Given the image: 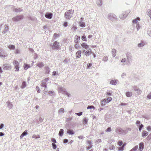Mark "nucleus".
I'll use <instances>...</instances> for the list:
<instances>
[{
	"mask_svg": "<svg viewBox=\"0 0 151 151\" xmlns=\"http://www.w3.org/2000/svg\"><path fill=\"white\" fill-rule=\"evenodd\" d=\"M119 150V151H122L124 150V147L122 146L121 147H119L118 148Z\"/></svg>",
	"mask_w": 151,
	"mask_h": 151,
	"instance_id": "obj_47",
	"label": "nucleus"
},
{
	"mask_svg": "<svg viewBox=\"0 0 151 151\" xmlns=\"http://www.w3.org/2000/svg\"><path fill=\"white\" fill-rule=\"evenodd\" d=\"M77 29V27L75 26H73L71 28V30L73 31H75Z\"/></svg>",
	"mask_w": 151,
	"mask_h": 151,
	"instance_id": "obj_39",
	"label": "nucleus"
},
{
	"mask_svg": "<svg viewBox=\"0 0 151 151\" xmlns=\"http://www.w3.org/2000/svg\"><path fill=\"white\" fill-rule=\"evenodd\" d=\"M59 36V35L56 33H55L53 37L54 38H56Z\"/></svg>",
	"mask_w": 151,
	"mask_h": 151,
	"instance_id": "obj_46",
	"label": "nucleus"
},
{
	"mask_svg": "<svg viewBox=\"0 0 151 151\" xmlns=\"http://www.w3.org/2000/svg\"><path fill=\"white\" fill-rule=\"evenodd\" d=\"M108 57H105L103 59V60L104 61H106L108 60Z\"/></svg>",
	"mask_w": 151,
	"mask_h": 151,
	"instance_id": "obj_48",
	"label": "nucleus"
},
{
	"mask_svg": "<svg viewBox=\"0 0 151 151\" xmlns=\"http://www.w3.org/2000/svg\"><path fill=\"white\" fill-rule=\"evenodd\" d=\"M108 17L110 19H116L117 17L113 13H110L108 14Z\"/></svg>",
	"mask_w": 151,
	"mask_h": 151,
	"instance_id": "obj_3",
	"label": "nucleus"
},
{
	"mask_svg": "<svg viewBox=\"0 0 151 151\" xmlns=\"http://www.w3.org/2000/svg\"><path fill=\"white\" fill-rule=\"evenodd\" d=\"M68 142V140L67 139H64V143H66V142Z\"/></svg>",
	"mask_w": 151,
	"mask_h": 151,
	"instance_id": "obj_64",
	"label": "nucleus"
},
{
	"mask_svg": "<svg viewBox=\"0 0 151 151\" xmlns=\"http://www.w3.org/2000/svg\"><path fill=\"white\" fill-rule=\"evenodd\" d=\"M58 42L57 41H55L53 45V47L55 49H58L59 48V46L58 45Z\"/></svg>",
	"mask_w": 151,
	"mask_h": 151,
	"instance_id": "obj_6",
	"label": "nucleus"
},
{
	"mask_svg": "<svg viewBox=\"0 0 151 151\" xmlns=\"http://www.w3.org/2000/svg\"><path fill=\"white\" fill-rule=\"evenodd\" d=\"M92 53L91 50L89 49L85 52V54L86 56H88L91 54Z\"/></svg>",
	"mask_w": 151,
	"mask_h": 151,
	"instance_id": "obj_5",
	"label": "nucleus"
},
{
	"mask_svg": "<svg viewBox=\"0 0 151 151\" xmlns=\"http://www.w3.org/2000/svg\"><path fill=\"white\" fill-rule=\"evenodd\" d=\"M53 16V14L52 13L47 12L45 15V17L48 19H51Z\"/></svg>",
	"mask_w": 151,
	"mask_h": 151,
	"instance_id": "obj_2",
	"label": "nucleus"
},
{
	"mask_svg": "<svg viewBox=\"0 0 151 151\" xmlns=\"http://www.w3.org/2000/svg\"><path fill=\"white\" fill-rule=\"evenodd\" d=\"M132 93L131 92H127L126 93V96L128 97H129L132 96Z\"/></svg>",
	"mask_w": 151,
	"mask_h": 151,
	"instance_id": "obj_20",
	"label": "nucleus"
},
{
	"mask_svg": "<svg viewBox=\"0 0 151 151\" xmlns=\"http://www.w3.org/2000/svg\"><path fill=\"white\" fill-rule=\"evenodd\" d=\"M67 133L69 134H74V132L73 131L69 130L67 131Z\"/></svg>",
	"mask_w": 151,
	"mask_h": 151,
	"instance_id": "obj_32",
	"label": "nucleus"
},
{
	"mask_svg": "<svg viewBox=\"0 0 151 151\" xmlns=\"http://www.w3.org/2000/svg\"><path fill=\"white\" fill-rule=\"evenodd\" d=\"M36 90L37 91L38 93H40V90L38 86L36 87Z\"/></svg>",
	"mask_w": 151,
	"mask_h": 151,
	"instance_id": "obj_41",
	"label": "nucleus"
},
{
	"mask_svg": "<svg viewBox=\"0 0 151 151\" xmlns=\"http://www.w3.org/2000/svg\"><path fill=\"white\" fill-rule=\"evenodd\" d=\"M8 47L10 50H14L15 48V46L13 45H9Z\"/></svg>",
	"mask_w": 151,
	"mask_h": 151,
	"instance_id": "obj_22",
	"label": "nucleus"
},
{
	"mask_svg": "<svg viewBox=\"0 0 151 151\" xmlns=\"http://www.w3.org/2000/svg\"><path fill=\"white\" fill-rule=\"evenodd\" d=\"M22 9L20 8H13V10L16 12H19L22 11Z\"/></svg>",
	"mask_w": 151,
	"mask_h": 151,
	"instance_id": "obj_7",
	"label": "nucleus"
},
{
	"mask_svg": "<svg viewBox=\"0 0 151 151\" xmlns=\"http://www.w3.org/2000/svg\"><path fill=\"white\" fill-rule=\"evenodd\" d=\"M107 103L105 99H103L101 101V104L102 106H105Z\"/></svg>",
	"mask_w": 151,
	"mask_h": 151,
	"instance_id": "obj_10",
	"label": "nucleus"
},
{
	"mask_svg": "<svg viewBox=\"0 0 151 151\" xmlns=\"http://www.w3.org/2000/svg\"><path fill=\"white\" fill-rule=\"evenodd\" d=\"M73 13L74 10L71 9L65 13V18L66 19H70L71 18Z\"/></svg>",
	"mask_w": 151,
	"mask_h": 151,
	"instance_id": "obj_1",
	"label": "nucleus"
},
{
	"mask_svg": "<svg viewBox=\"0 0 151 151\" xmlns=\"http://www.w3.org/2000/svg\"><path fill=\"white\" fill-rule=\"evenodd\" d=\"M76 114L79 116H80L82 115V112H81L78 113H76Z\"/></svg>",
	"mask_w": 151,
	"mask_h": 151,
	"instance_id": "obj_51",
	"label": "nucleus"
},
{
	"mask_svg": "<svg viewBox=\"0 0 151 151\" xmlns=\"http://www.w3.org/2000/svg\"><path fill=\"white\" fill-rule=\"evenodd\" d=\"M148 134V133L146 131H143L142 133V136L143 137H144L145 136L147 135Z\"/></svg>",
	"mask_w": 151,
	"mask_h": 151,
	"instance_id": "obj_25",
	"label": "nucleus"
},
{
	"mask_svg": "<svg viewBox=\"0 0 151 151\" xmlns=\"http://www.w3.org/2000/svg\"><path fill=\"white\" fill-rule=\"evenodd\" d=\"M126 59L125 58H124L122 60L121 62H124L126 61Z\"/></svg>",
	"mask_w": 151,
	"mask_h": 151,
	"instance_id": "obj_58",
	"label": "nucleus"
},
{
	"mask_svg": "<svg viewBox=\"0 0 151 151\" xmlns=\"http://www.w3.org/2000/svg\"><path fill=\"white\" fill-rule=\"evenodd\" d=\"M112 98L111 97H109L106 99V101L107 103H109L111 101Z\"/></svg>",
	"mask_w": 151,
	"mask_h": 151,
	"instance_id": "obj_21",
	"label": "nucleus"
},
{
	"mask_svg": "<svg viewBox=\"0 0 151 151\" xmlns=\"http://www.w3.org/2000/svg\"><path fill=\"white\" fill-rule=\"evenodd\" d=\"M64 25L65 27L67 26L68 25L67 22H65L64 24Z\"/></svg>",
	"mask_w": 151,
	"mask_h": 151,
	"instance_id": "obj_59",
	"label": "nucleus"
},
{
	"mask_svg": "<svg viewBox=\"0 0 151 151\" xmlns=\"http://www.w3.org/2000/svg\"><path fill=\"white\" fill-rule=\"evenodd\" d=\"M147 139L149 140L151 139V133L149 134L147 138Z\"/></svg>",
	"mask_w": 151,
	"mask_h": 151,
	"instance_id": "obj_44",
	"label": "nucleus"
},
{
	"mask_svg": "<svg viewBox=\"0 0 151 151\" xmlns=\"http://www.w3.org/2000/svg\"><path fill=\"white\" fill-rule=\"evenodd\" d=\"M138 148L137 146H135L132 150L131 151H135L137 150Z\"/></svg>",
	"mask_w": 151,
	"mask_h": 151,
	"instance_id": "obj_40",
	"label": "nucleus"
},
{
	"mask_svg": "<svg viewBox=\"0 0 151 151\" xmlns=\"http://www.w3.org/2000/svg\"><path fill=\"white\" fill-rule=\"evenodd\" d=\"M81 50H79L76 53V56L78 58H80L81 56Z\"/></svg>",
	"mask_w": 151,
	"mask_h": 151,
	"instance_id": "obj_8",
	"label": "nucleus"
},
{
	"mask_svg": "<svg viewBox=\"0 0 151 151\" xmlns=\"http://www.w3.org/2000/svg\"><path fill=\"white\" fill-rule=\"evenodd\" d=\"M102 0H97L96 1L97 4L99 6H101L102 4Z\"/></svg>",
	"mask_w": 151,
	"mask_h": 151,
	"instance_id": "obj_18",
	"label": "nucleus"
},
{
	"mask_svg": "<svg viewBox=\"0 0 151 151\" xmlns=\"http://www.w3.org/2000/svg\"><path fill=\"white\" fill-rule=\"evenodd\" d=\"M144 147V143L143 142H141L139 144V148L141 151H142Z\"/></svg>",
	"mask_w": 151,
	"mask_h": 151,
	"instance_id": "obj_11",
	"label": "nucleus"
},
{
	"mask_svg": "<svg viewBox=\"0 0 151 151\" xmlns=\"http://www.w3.org/2000/svg\"><path fill=\"white\" fill-rule=\"evenodd\" d=\"M81 46L82 47L86 49H87L89 47V46L86 43H84L81 44Z\"/></svg>",
	"mask_w": 151,
	"mask_h": 151,
	"instance_id": "obj_9",
	"label": "nucleus"
},
{
	"mask_svg": "<svg viewBox=\"0 0 151 151\" xmlns=\"http://www.w3.org/2000/svg\"><path fill=\"white\" fill-rule=\"evenodd\" d=\"M63 133V130L62 129H60L59 133V135L61 136Z\"/></svg>",
	"mask_w": 151,
	"mask_h": 151,
	"instance_id": "obj_27",
	"label": "nucleus"
},
{
	"mask_svg": "<svg viewBox=\"0 0 151 151\" xmlns=\"http://www.w3.org/2000/svg\"><path fill=\"white\" fill-rule=\"evenodd\" d=\"M80 39V37L77 35H76L75 37L74 42L77 43Z\"/></svg>",
	"mask_w": 151,
	"mask_h": 151,
	"instance_id": "obj_12",
	"label": "nucleus"
},
{
	"mask_svg": "<svg viewBox=\"0 0 151 151\" xmlns=\"http://www.w3.org/2000/svg\"><path fill=\"white\" fill-rule=\"evenodd\" d=\"M26 83L24 81H23L22 82V84L21 86V87L22 88H23L26 87Z\"/></svg>",
	"mask_w": 151,
	"mask_h": 151,
	"instance_id": "obj_26",
	"label": "nucleus"
},
{
	"mask_svg": "<svg viewBox=\"0 0 151 151\" xmlns=\"http://www.w3.org/2000/svg\"><path fill=\"white\" fill-rule=\"evenodd\" d=\"M92 65V64L91 63H89L88 64V68H89L91 67Z\"/></svg>",
	"mask_w": 151,
	"mask_h": 151,
	"instance_id": "obj_62",
	"label": "nucleus"
},
{
	"mask_svg": "<svg viewBox=\"0 0 151 151\" xmlns=\"http://www.w3.org/2000/svg\"><path fill=\"white\" fill-rule=\"evenodd\" d=\"M127 14H125L124 13L120 15V19H123V18H125L126 17Z\"/></svg>",
	"mask_w": 151,
	"mask_h": 151,
	"instance_id": "obj_13",
	"label": "nucleus"
},
{
	"mask_svg": "<svg viewBox=\"0 0 151 151\" xmlns=\"http://www.w3.org/2000/svg\"><path fill=\"white\" fill-rule=\"evenodd\" d=\"M80 26L81 27H83L85 26L84 23L83 22H81L79 23Z\"/></svg>",
	"mask_w": 151,
	"mask_h": 151,
	"instance_id": "obj_33",
	"label": "nucleus"
},
{
	"mask_svg": "<svg viewBox=\"0 0 151 151\" xmlns=\"http://www.w3.org/2000/svg\"><path fill=\"white\" fill-rule=\"evenodd\" d=\"M14 68L15 69V71H19V69L20 68V66L19 65L15 66Z\"/></svg>",
	"mask_w": 151,
	"mask_h": 151,
	"instance_id": "obj_31",
	"label": "nucleus"
},
{
	"mask_svg": "<svg viewBox=\"0 0 151 151\" xmlns=\"http://www.w3.org/2000/svg\"><path fill=\"white\" fill-rule=\"evenodd\" d=\"M95 107L93 106H88L87 107V109H94Z\"/></svg>",
	"mask_w": 151,
	"mask_h": 151,
	"instance_id": "obj_43",
	"label": "nucleus"
},
{
	"mask_svg": "<svg viewBox=\"0 0 151 151\" xmlns=\"http://www.w3.org/2000/svg\"><path fill=\"white\" fill-rule=\"evenodd\" d=\"M78 138L80 139H83V137L82 136H79L78 137Z\"/></svg>",
	"mask_w": 151,
	"mask_h": 151,
	"instance_id": "obj_61",
	"label": "nucleus"
},
{
	"mask_svg": "<svg viewBox=\"0 0 151 151\" xmlns=\"http://www.w3.org/2000/svg\"><path fill=\"white\" fill-rule=\"evenodd\" d=\"M49 78H45V79H44L43 81L45 82H46V81H47L49 80Z\"/></svg>",
	"mask_w": 151,
	"mask_h": 151,
	"instance_id": "obj_55",
	"label": "nucleus"
},
{
	"mask_svg": "<svg viewBox=\"0 0 151 151\" xmlns=\"http://www.w3.org/2000/svg\"><path fill=\"white\" fill-rule=\"evenodd\" d=\"M88 122V119L86 118H84L83 120V124H87Z\"/></svg>",
	"mask_w": 151,
	"mask_h": 151,
	"instance_id": "obj_24",
	"label": "nucleus"
},
{
	"mask_svg": "<svg viewBox=\"0 0 151 151\" xmlns=\"http://www.w3.org/2000/svg\"><path fill=\"white\" fill-rule=\"evenodd\" d=\"M81 39L83 40L84 41H87V39L86 37V36L85 35H83L82 36Z\"/></svg>",
	"mask_w": 151,
	"mask_h": 151,
	"instance_id": "obj_35",
	"label": "nucleus"
},
{
	"mask_svg": "<svg viewBox=\"0 0 151 151\" xmlns=\"http://www.w3.org/2000/svg\"><path fill=\"white\" fill-rule=\"evenodd\" d=\"M52 141L54 143H56V140L54 138H52Z\"/></svg>",
	"mask_w": 151,
	"mask_h": 151,
	"instance_id": "obj_53",
	"label": "nucleus"
},
{
	"mask_svg": "<svg viewBox=\"0 0 151 151\" xmlns=\"http://www.w3.org/2000/svg\"><path fill=\"white\" fill-rule=\"evenodd\" d=\"M44 65V64L42 62H40L37 65V66L40 68H42L43 67Z\"/></svg>",
	"mask_w": 151,
	"mask_h": 151,
	"instance_id": "obj_23",
	"label": "nucleus"
},
{
	"mask_svg": "<svg viewBox=\"0 0 151 151\" xmlns=\"http://www.w3.org/2000/svg\"><path fill=\"white\" fill-rule=\"evenodd\" d=\"M136 124L137 125L140 124V123L139 121H137L136 122Z\"/></svg>",
	"mask_w": 151,
	"mask_h": 151,
	"instance_id": "obj_56",
	"label": "nucleus"
},
{
	"mask_svg": "<svg viewBox=\"0 0 151 151\" xmlns=\"http://www.w3.org/2000/svg\"><path fill=\"white\" fill-rule=\"evenodd\" d=\"M64 112V109L63 108H61L59 111V113H60Z\"/></svg>",
	"mask_w": 151,
	"mask_h": 151,
	"instance_id": "obj_38",
	"label": "nucleus"
},
{
	"mask_svg": "<svg viewBox=\"0 0 151 151\" xmlns=\"http://www.w3.org/2000/svg\"><path fill=\"white\" fill-rule=\"evenodd\" d=\"M52 145L53 149H55L56 148L57 146L54 143H52Z\"/></svg>",
	"mask_w": 151,
	"mask_h": 151,
	"instance_id": "obj_42",
	"label": "nucleus"
},
{
	"mask_svg": "<svg viewBox=\"0 0 151 151\" xmlns=\"http://www.w3.org/2000/svg\"><path fill=\"white\" fill-rule=\"evenodd\" d=\"M143 127V125L142 124H141L139 126V131H140L141 130L142 128Z\"/></svg>",
	"mask_w": 151,
	"mask_h": 151,
	"instance_id": "obj_52",
	"label": "nucleus"
},
{
	"mask_svg": "<svg viewBox=\"0 0 151 151\" xmlns=\"http://www.w3.org/2000/svg\"><path fill=\"white\" fill-rule=\"evenodd\" d=\"M24 16L22 15H20L17 16L16 17H14L12 19H23Z\"/></svg>",
	"mask_w": 151,
	"mask_h": 151,
	"instance_id": "obj_15",
	"label": "nucleus"
},
{
	"mask_svg": "<svg viewBox=\"0 0 151 151\" xmlns=\"http://www.w3.org/2000/svg\"><path fill=\"white\" fill-rule=\"evenodd\" d=\"M15 53L16 54H18V53H19V50H18V49H17L15 51Z\"/></svg>",
	"mask_w": 151,
	"mask_h": 151,
	"instance_id": "obj_49",
	"label": "nucleus"
},
{
	"mask_svg": "<svg viewBox=\"0 0 151 151\" xmlns=\"http://www.w3.org/2000/svg\"><path fill=\"white\" fill-rule=\"evenodd\" d=\"M42 83L41 84V86H42L44 87L45 88H46V83L42 81Z\"/></svg>",
	"mask_w": 151,
	"mask_h": 151,
	"instance_id": "obj_29",
	"label": "nucleus"
},
{
	"mask_svg": "<svg viewBox=\"0 0 151 151\" xmlns=\"http://www.w3.org/2000/svg\"><path fill=\"white\" fill-rule=\"evenodd\" d=\"M27 130H25L24 132H23V133L21 135H20V138L21 139H22V138L24 136H25L27 134Z\"/></svg>",
	"mask_w": 151,
	"mask_h": 151,
	"instance_id": "obj_14",
	"label": "nucleus"
},
{
	"mask_svg": "<svg viewBox=\"0 0 151 151\" xmlns=\"http://www.w3.org/2000/svg\"><path fill=\"white\" fill-rule=\"evenodd\" d=\"M136 27H137V30H138L139 29V25L137 24L136 26Z\"/></svg>",
	"mask_w": 151,
	"mask_h": 151,
	"instance_id": "obj_57",
	"label": "nucleus"
},
{
	"mask_svg": "<svg viewBox=\"0 0 151 151\" xmlns=\"http://www.w3.org/2000/svg\"><path fill=\"white\" fill-rule=\"evenodd\" d=\"M110 83L112 85H115L116 83V81L115 80L111 81L110 82Z\"/></svg>",
	"mask_w": 151,
	"mask_h": 151,
	"instance_id": "obj_30",
	"label": "nucleus"
},
{
	"mask_svg": "<svg viewBox=\"0 0 151 151\" xmlns=\"http://www.w3.org/2000/svg\"><path fill=\"white\" fill-rule=\"evenodd\" d=\"M148 13L147 15H148L151 18V10L150 9H148Z\"/></svg>",
	"mask_w": 151,
	"mask_h": 151,
	"instance_id": "obj_36",
	"label": "nucleus"
},
{
	"mask_svg": "<svg viewBox=\"0 0 151 151\" xmlns=\"http://www.w3.org/2000/svg\"><path fill=\"white\" fill-rule=\"evenodd\" d=\"M111 54L113 57H115L116 54V50L113 49L112 50Z\"/></svg>",
	"mask_w": 151,
	"mask_h": 151,
	"instance_id": "obj_16",
	"label": "nucleus"
},
{
	"mask_svg": "<svg viewBox=\"0 0 151 151\" xmlns=\"http://www.w3.org/2000/svg\"><path fill=\"white\" fill-rule=\"evenodd\" d=\"M13 64L14 67L19 65V63L16 60H14L13 62Z\"/></svg>",
	"mask_w": 151,
	"mask_h": 151,
	"instance_id": "obj_17",
	"label": "nucleus"
},
{
	"mask_svg": "<svg viewBox=\"0 0 151 151\" xmlns=\"http://www.w3.org/2000/svg\"><path fill=\"white\" fill-rule=\"evenodd\" d=\"M3 68L6 70H9L11 69V67L10 65L8 64H4L3 65Z\"/></svg>",
	"mask_w": 151,
	"mask_h": 151,
	"instance_id": "obj_4",
	"label": "nucleus"
},
{
	"mask_svg": "<svg viewBox=\"0 0 151 151\" xmlns=\"http://www.w3.org/2000/svg\"><path fill=\"white\" fill-rule=\"evenodd\" d=\"M4 127V125L3 124H1L0 126V129H1Z\"/></svg>",
	"mask_w": 151,
	"mask_h": 151,
	"instance_id": "obj_60",
	"label": "nucleus"
},
{
	"mask_svg": "<svg viewBox=\"0 0 151 151\" xmlns=\"http://www.w3.org/2000/svg\"><path fill=\"white\" fill-rule=\"evenodd\" d=\"M112 94V92L111 91H108L106 93V96L109 95L111 96Z\"/></svg>",
	"mask_w": 151,
	"mask_h": 151,
	"instance_id": "obj_34",
	"label": "nucleus"
},
{
	"mask_svg": "<svg viewBox=\"0 0 151 151\" xmlns=\"http://www.w3.org/2000/svg\"><path fill=\"white\" fill-rule=\"evenodd\" d=\"M111 129L110 127H108L106 129V132H110L111 131Z\"/></svg>",
	"mask_w": 151,
	"mask_h": 151,
	"instance_id": "obj_50",
	"label": "nucleus"
},
{
	"mask_svg": "<svg viewBox=\"0 0 151 151\" xmlns=\"http://www.w3.org/2000/svg\"><path fill=\"white\" fill-rule=\"evenodd\" d=\"M30 67V66L28 64L25 63L24 65V68L25 70H27Z\"/></svg>",
	"mask_w": 151,
	"mask_h": 151,
	"instance_id": "obj_19",
	"label": "nucleus"
},
{
	"mask_svg": "<svg viewBox=\"0 0 151 151\" xmlns=\"http://www.w3.org/2000/svg\"><path fill=\"white\" fill-rule=\"evenodd\" d=\"M40 136L39 135H36L35 134H34L32 136V137L35 139H38L40 138Z\"/></svg>",
	"mask_w": 151,
	"mask_h": 151,
	"instance_id": "obj_28",
	"label": "nucleus"
},
{
	"mask_svg": "<svg viewBox=\"0 0 151 151\" xmlns=\"http://www.w3.org/2000/svg\"><path fill=\"white\" fill-rule=\"evenodd\" d=\"M120 104L122 106L126 105H127V104H125L124 103H121Z\"/></svg>",
	"mask_w": 151,
	"mask_h": 151,
	"instance_id": "obj_63",
	"label": "nucleus"
},
{
	"mask_svg": "<svg viewBox=\"0 0 151 151\" xmlns=\"http://www.w3.org/2000/svg\"><path fill=\"white\" fill-rule=\"evenodd\" d=\"M118 144L119 146H122L123 145V142L122 141H119L118 142Z\"/></svg>",
	"mask_w": 151,
	"mask_h": 151,
	"instance_id": "obj_37",
	"label": "nucleus"
},
{
	"mask_svg": "<svg viewBox=\"0 0 151 151\" xmlns=\"http://www.w3.org/2000/svg\"><path fill=\"white\" fill-rule=\"evenodd\" d=\"M144 44L143 43H141L138 44V47H142L143 46H144Z\"/></svg>",
	"mask_w": 151,
	"mask_h": 151,
	"instance_id": "obj_45",
	"label": "nucleus"
},
{
	"mask_svg": "<svg viewBox=\"0 0 151 151\" xmlns=\"http://www.w3.org/2000/svg\"><path fill=\"white\" fill-rule=\"evenodd\" d=\"M147 129L148 131H150L151 130V127L150 126L147 127Z\"/></svg>",
	"mask_w": 151,
	"mask_h": 151,
	"instance_id": "obj_54",
	"label": "nucleus"
}]
</instances>
